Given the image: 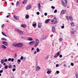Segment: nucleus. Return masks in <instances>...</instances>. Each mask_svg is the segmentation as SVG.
Masks as SVG:
<instances>
[{
  "label": "nucleus",
  "mask_w": 78,
  "mask_h": 78,
  "mask_svg": "<svg viewBox=\"0 0 78 78\" xmlns=\"http://www.w3.org/2000/svg\"><path fill=\"white\" fill-rule=\"evenodd\" d=\"M66 12V10H63L62 11H61L60 14L61 15H62V14H64Z\"/></svg>",
  "instance_id": "obj_6"
},
{
  "label": "nucleus",
  "mask_w": 78,
  "mask_h": 78,
  "mask_svg": "<svg viewBox=\"0 0 78 78\" xmlns=\"http://www.w3.org/2000/svg\"><path fill=\"white\" fill-rule=\"evenodd\" d=\"M41 69V67H40L38 66L37 67H36V71H38V70H39Z\"/></svg>",
  "instance_id": "obj_11"
},
{
  "label": "nucleus",
  "mask_w": 78,
  "mask_h": 78,
  "mask_svg": "<svg viewBox=\"0 0 78 78\" xmlns=\"http://www.w3.org/2000/svg\"><path fill=\"white\" fill-rule=\"evenodd\" d=\"M62 40H63V39H62V38H60L59 39V41L60 42H61V41H62Z\"/></svg>",
  "instance_id": "obj_33"
},
{
  "label": "nucleus",
  "mask_w": 78,
  "mask_h": 78,
  "mask_svg": "<svg viewBox=\"0 0 78 78\" xmlns=\"http://www.w3.org/2000/svg\"><path fill=\"white\" fill-rule=\"evenodd\" d=\"M27 0H25L24 1V2H23V4H25L27 3Z\"/></svg>",
  "instance_id": "obj_24"
},
{
  "label": "nucleus",
  "mask_w": 78,
  "mask_h": 78,
  "mask_svg": "<svg viewBox=\"0 0 78 78\" xmlns=\"http://www.w3.org/2000/svg\"><path fill=\"white\" fill-rule=\"evenodd\" d=\"M71 33L73 34H74V32L73 31H72L71 32Z\"/></svg>",
  "instance_id": "obj_56"
},
{
  "label": "nucleus",
  "mask_w": 78,
  "mask_h": 78,
  "mask_svg": "<svg viewBox=\"0 0 78 78\" xmlns=\"http://www.w3.org/2000/svg\"><path fill=\"white\" fill-rule=\"evenodd\" d=\"M52 31L53 33L55 32V27H52Z\"/></svg>",
  "instance_id": "obj_10"
},
{
  "label": "nucleus",
  "mask_w": 78,
  "mask_h": 78,
  "mask_svg": "<svg viewBox=\"0 0 78 78\" xmlns=\"http://www.w3.org/2000/svg\"><path fill=\"white\" fill-rule=\"evenodd\" d=\"M4 68L5 69H8V66H5Z\"/></svg>",
  "instance_id": "obj_39"
},
{
  "label": "nucleus",
  "mask_w": 78,
  "mask_h": 78,
  "mask_svg": "<svg viewBox=\"0 0 78 78\" xmlns=\"http://www.w3.org/2000/svg\"><path fill=\"white\" fill-rule=\"evenodd\" d=\"M54 13H56L57 12V10L55 9L54 11Z\"/></svg>",
  "instance_id": "obj_44"
},
{
  "label": "nucleus",
  "mask_w": 78,
  "mask_h": 78,
  "mask_svg": "<svg viewBox=\"0 0 78 78\" xmlns=\"http://www.w3.org/2000/svg\"><path fill=\"white\" fill-rule=\"evenodd\" d=\"M5 27V24H3L2 25V28H3V27Z\"/></svg>",
  "instance_id": "obj_41"
},
{
  "label": "nucleus",
  "mask_w": 78,
  "mask_h": 78,
  "mask_svg": "<svg viewBox=\"0 0 78 78\" xmlns=\"http://www.w3.org/2000/svg\"><path fill=\"white\" fill-rule=\"evenodd\" d=\"M12 70L13 72H14V71H16V69L15 68H13L12 69Z\"/></svg>",
  "instance_id": "obj_40"
},
{
  "label": "nucleus",
  "mask_w": 78,
  "mask_h": 78,
  "mask_svg": "<svg viewBox=\"0 0 78 78\" xmlns=\"http://www.w3.org/2000/svg\"><path fill=\"white\" fill-rule=\"evenodd\" d=\"M40 40L41 41H42L43 40H44V39L43 38V37H41L40 38Z\"/></svg>",
  "instance_id": "obj_45"
},
{
  "label": "nucleus",
  "mask_w": 78,
  "mask_h": 78,
  "mask_svg": "<svg viewBox=\"0 0 78 78\" xmlns=\"http://www.w3.org/2000/svg\"><path fill=\"white\" fill-rule=\"evenodd\" d=\"M14 58H12V59H11V61L12 62H14Z\"/></svg>",
  "instance_id": "obj_43"
},
{
  "label": "nucleus",
  "mask_w": 78,
  "mask_h": 78,
  "mask_svg": "<svg viewBox=\"0 0 78 78\" xmlns=\"http://www.w3.org/2000/svg\"><path fill=\"white\" fill-rule=\"evenodd\" d=\"M35 44H34V46L35 47H37V45H38V44H39V40L38 39H36L35 40Z\"/></svg>",
  "instance_id": "obj_3"
},
{
  "label": "nucleus",
  "mask_w": 78,
  "mask_h": 78,
  "mask_svg": "<svg viewBox=\"0 0 78 78\" xmlns=\"http://www.w3.org/2000/svg\"><path fill=\"white\" fill-rule=\"evenodd\" d=\"M38 28H41V24H38Z\"/></svg>",
  "instance_id": "obj_31"
},
{
  "label": "nucleus",
  "mask_w": 78,
  "mask_h": 78,
  "mask_svg": "<svg viewBox=\"0 0 78 78\" xmlns=\"http://www.w3.org/2000/svg\"><path fill=\"white\" fill-rule=\"evenodd\" d=\"M57 56H59V52H58L57 53Z\"/></svg>",
  "instance_id": "obj_42"
},
{
  "label": "nucleus",
  "mask_w": 78,
  "mask_h": 78,
  "mask_svg": "<svg viewBox=\"0 0 78 78\" xmlns=\"http://www.w3.org/2000/svg\"><path fill=\"white\" fill-rule=\"evenodd\" d=\"M3 70H1L0 71V73H2V72H3Z\"/></svg>",
  "instance_id": "obj_57"
},
{
  "label": "nucleus",
  "mask_w": 78,
  "mask_h": 78,
  "mask_svg": "<svg viewBox=\"0 0 78 78\" xmlns=\"http://www.w3.org/2000/svg\"><path fill=\"white\" fill-rule=\"evenodd\" d=\"M44 16H47V13H45L44 14Z\"/></svg>",
  "instance_id": "obj_53"
},
{
  "label": "nucleus",
  "mask_w": 78,
  "mask_h": 78,
  "mask_svg": "<svg viewBox=\"0 0 78 78\" xmlns=\"http://www.w3.org/2000/svg\"><path fill=\"white\" fill-rule=\"evenodd\" d=\"M20 59L21 60H23V56H21Z\"/></svg>",
  "instance_id": "obj_35"
},
{
  "label": "nucleus",
  "mask_w": 78,
  "mask_h": 78,
  "mask_svg": "<svg viewBox=\"0 0 78 78\" xmlns=\"http://www.w3.org/2000/svg\"><path fill=\"white\" fill-rule=\"evenodd\" d=\"M75 75L76 78H78V72H76L75 73Z\"/></svg>",
  "instance_id": "obj_16"
},
{
  "label": "nucleus",
  "mask_w": 78,
  "mask_h": 78,
  "mask_svg": "<svg viewBox=\"0 0 78 78\" xmlns=\"http://www.w3.org/2000/svg\"><path fill=\"white\" fill-rule=\"evenodd\" d=\"M56 67H58L59 66V65L58 64H56Z\"/></svg>",
  "instance_id": "obj_58"
},
{
  "label": "nucleus",
  "mask_w": 78,
  "mask_h": 78,
  "mask_svg": "<svg viewBox=\"0 0 78 78\" xmlns=\"http://www.w3.org/2000/svg\"><path fill=\"white\" fill-rule=\"evenodd\" d=\"M23 61H25V60H26V58L25 57H24V58H23Z\"/></svg>",
  "instance_id": "obj_55"
},
{
  "label": "nucleus",
  "mask_w": 78,
  "mask_h": 78,
  "mask_svg": "<svg viewBox=\"0 0 78 78\" xmlns=\"http://www.w3.org/2000/svg\"><path fill=\"white\" fill-rule=\"evenodd\" d=\"M1 47L2 48H4V49H6V47L4 45H2L1 46Z\"/></svg>",
  "instance_id": "obj_20"
},
{
  "label": "nucleus",
  "mask_w": 78,
  "mask_h": 78,
  "mask_svg": "<svg viewBox=\"0 0 78 78\" xmlns=\"http://www.w3.org/2000/svg\"><path fill=\"white\" fill-rule=\"evenodd\" d=\"M70 24L72 27H74L75 26V24H74V23L73 22H71Z\"/></svg>",
  "instance_id": "obj_21"
},
{
  "label": "nucleus",
  "mask_w": 78,
  "mask_h": 78,
  "mask_svg": "<svg viewBox=\"0 0 78 78\" xmlns=\"http://www.w3.org/2000/svg\"><path fill=\"white\" fill-rule=\"evenodd\" d=\"M2 67V65L1 64H0V68H1Z\"/></svg>",
  "instance_id": "obj_63"
},
{
  "label": "nucleus",
  "mask_w": 78,
  "mask_h": 78,
  "mask_svg": "<svg viewBox=\"0 0 78 78\" xmlns=\"http://www.w3.org/2000/svg\"><path fill=\"white\" fill-rule=\"evenodd\" d=\"M4 66H6V63H5L3 64Z\"/></svg>",
  "instance_id": "obj_64"
},
{
  "label": "nucleus",
  "mask_w": 78,
  "mask_h": 78,
  "mask_svg": "<svg viewBox=\"0 0 78 78\" xmlns=\"http://www.w3.org/2000/svg\"><path fill=\"white\" fill-rule=\"evenodd\" d=\"M53 24H56V23H57L58 22V20H55L54 21H53Z\"/></svg>",
  "instance_id": "obj_14"
},
{
  "label": "nucleus",
  "mask_w": 78,
  "mask_h": 78,
  "mask_svg": "<svg viewBox=\"0 0 78 78\" xmlns=\"http://www.w3.org/2000/svg\"><path fill=\"white\" fill-rule=\"evenodd\" d=\"M40 51V50H39V49L38 48H37V52H38L39 51Z\"/></svg>",
  "instance_id": "obj_32"
},
{
  "label": "nucleus",
  "mask_w": 78,
  "mask_h": 78,
  "mask_svg": "<svg viewBox=\"0 0 78 78\" xmlns=\"http://www.w3.org/2000/svg\"><path fill=\"white\" fill-rule=\"evenodd\" d=\"M1 62L2 64H3L5 62H4V60L3 59H2L1 61Z\"/></svg>",
  "instance_id": "obj_25"
},
{
  "label": "nucleus",
  "mask_w": 78,
  "mask_h": 78,
  "mask_svg": "<svg viewBox=\"0 0 78 78\" xmlns=\"http://www.w3.org/2000/svg\"><path fill=\"white\" fill-rule=\"evenodd\" d=\"M14 57L15 58H16L17 57V54H15V55H14Z\"/></svg>",
  "instance_id": "obj_51"
},
{
  "label": "nucleus",
  "mask_w": 78,
  "mask_h": 78,
  "mask_svg": "<svg viewBox=\"0 0 78 78\" xmlns=\"http://www.w3.org/2000/svg\"><path fill=\"white\" fill-rule=\"evenodd\" d=\"M13 17H14V18H15V19H17V20H19V17L18 16H13Z\"/></svg>",
  "instance_id": "obj_15"
},
{
  "label": "nucleus",
  "mask_w": 78,
  "mask_h": 78,
  "mask_svg": "<svg viewBox=\"0 0 78 78\" xmlns=\"http://www.w3.org/2000/svg\"><path fill=\"white\" fill-rule=\"evenodd\" d=\"M13 67L14 68H16V65H13Z\"/></svg>",
  "instance_id": "obj_59"
},
{
  "label": "nucleus",
  "mask_w": 78,
  "mask_h": 78,
  "mask_svg": "<svg viewBox=\"0 0 78 78\" xmlns=\"http://www.w3.org/2000/svg\"><path fill=\"white\" fill-rule=\"evenodd\" d=\"M2 33L3 36H6V37H7V36H6V34L5 33H4L3 32H2Z\"/></svg>",
  "instance_id": "obj_22"
},
{
  "label": "nucleus",
  "mask_w": 78,
  "mask_h": 78,
  "mask_svg": "<svg viewBox=\"0 0 78 78\" xmlns=\"http://www.w3.org/2000/svg\"><path fill=\"white\" fill-rule=\"evenodd\" d=\"M11 60V58H9L8 59V61H10Z\"/></svg>",
  "instance_id": "obj_48"
},
{
  "label": "nucleus",
  "mask_w": 78,
  "mask_h": 78,
  "mask_svg": "<svg viewBox=\"0 0 78 78\" xmlns=\"http://www.w3.org/2000/svg\"><path fill=\"white\" fill-rule=\"evenodd\" d=\"M64 28V26H62V28L63 29Z\"/></svg>",
  "instance_id": "obj_60"
},
{
  "label": "nucleus",
  "mask_w": 78,
  "mask_h": 78,
  "mask_svg": "<svg viewBox=\"0 0 78 78\" xmlns=\"http://www.w3.org/2000/svg\"><path fill=\"white\" fill-rule=\"evenodd\" d=\"M41 4L40 3H39L38 4V10L40 11H41Z\"/></svg>",
  "instance_id": "obj_9"
},
{
  "label": "nucleus",
  "mask_w": 78,
  "mask_h": 78,
  "mask_svg": "<svg viewBox=\"0 0 78 78\" xmlns=\"http://www.w3.org/2000/svg\"><path fill=\"white\" fill-rule=\"evenodd\" d=\"M50 73H51V71H50L49 70H48L47 72V73H48V74H50Z\"/></svg>",
  "instance_id": "obj_28"
},
{
  "label": "nucleus",
  "mask_w": 78,
  "mask_h": 78,
  "mask_svg": "<svg viewBox=\"0 0 78 78\" xmlns=\"http://www.w3.org/2000/svg\"><path fill=\"white\" fill-rule=\"evenodd\" d=\"M55 20H57V18H56V17H55L53 19V20L51 21V22H54V21H55Z\"/></svg>",
  "instance_id": "obj_18"
},
{
  "label": "nucleus",
  "mask_w": 78,
  "mask_h": 78,
  "mask_svg": "<svg viewBox=\"0 0 78 78\" xmlns=\"http://www.w3.org/2000/svg\"><path fill=\"white\" fill-rule=\"evenodd\" d=\"M54 58H57V56H56V55H54Z\"/></svg>",
  "instance_id": "obj_61"
},
{
  "label": "nucleus",
  "mask_w": 78,
  "mask_h": 78,
  "mask_svg": "<svg viewBox=\"0 0 78 78\" xmlns=\"http://www.w3.org/2000/svg\"><path fill=\"white\" fill-rule=\"evenodd\" d=\"M17 47L20 48L23 47V43H19L17 44Z\"/></svg>",
  "instance_id": "obj_4"
},
{
  "label": "nucleus",
  "mask_w": 78,
  "mask_h": 78,
  "mask_svg": "<svg viewBox=\"0 0 78 78\" xmlns=\"http://www.w3.org/2000/svg\"><path fill=\"white\" fill-rule=\"evenodd\" d=\"M26 19H28V18H29V16H28V15H27L26 16Z\"/></svg>",
  "instance_id": "obj_29"
},
{
  "label": "nucleus",
  "mask_w": 78,
  "mask_h": 78,
  "mask_svg": "<svg viewBox=\"0 0 78 78\" xmlns=\"http://www.w3.org/2000/svg\"><path fill=\"white\" fill-rule=\"evenodd\" d=\"M2 43L3 45H5V46H8V43H7V42L6 41H2Z\"/></svg>",
  "instance_id": "obj_7"
},
{
  "label": "nucleus",
  "mask_w": 78,
  "mask_h": 78,
  "mask_svg": "<svg viewBox=\"0 0 78 78\" xmlns=\"http://www.w3.org/2000/svg\"><path fill=\"white\" fill-rule=\"evenodd\" d=\"M1 40H2V41H6V39H5V38H2L1 39Z\"/></svg>",
  "instance_id": "obj_27"
},
{
  "label": "nucleus",
  "mask_w": 78,
  "mask_h": 78,
  "mask_svg": "<svg viewBox=\"0 0 78 78\" xmlns=\"http://www.w3.org/2000/svg\"><path fill=\"white\" fill-rule=\"evenodd\" d=\"M40 14V13H39V12H37V15H39Z\"/></svg>",
  "instance_id": "obj_50"
},
{
  "label": "nucleus",
  "mask_w": 78,
  "mask_h": 78,
  "mask_svg": "<svg viewBox=\"0 0 78 78\" xmlns=\"http://www.w3.org/2000/svg\"><path fill=\"white\" fill-rule=\"evenodd\" d=\"M59 57V58H62V55H60Z\"/></svg>",
  "instance_id": "obj_49"
},
{
  "label": "nucleus",
  "mask_w": 78,
  "mask_h": 78,
  "mask_svg": "<svg viewBox=\"0 0 78 78\" xmlns=\"http://www.w3.org/2000/svg\"><path fill=\"white\" fill-rule=\"evenodd\" d=\"M11 67H12V66H11V65L9 64V69L10 68H11Z\"/></svg>",
  "instance_id": "obj_36"
},
{
  "label": "nucleus",
  "mask_w": 78,
  "mask_h": 78,
  "mask_svg": "<svg viewBox=\"0 0 78 78\" xmlns=\"http://www.w3.org/2000/svg\"><path fill=\"white\" fill-rule=\"evenodd\" d=\"M32 25L34 27H36V23L33 24Z\"/></svg>",
  "instance_id": "obj_30"
},
{
  "label": "nucleus",
  "mask_w": 78,
  "mask_h": 78,
  "mask_svg": "<svg viewBox=\"0 0 78 78\" xmlns=\"http://www.w3.org/2000/svg\"><path fill=\"white\" fill-rule=\"evenodd\" d=\"M64 1L65 2H64ZM64 1L63 0H62L61 2L62 3V5L64 6H66L67 4V0H64Z\"/></svg>",
  "instance_id": "obj_1"
},
{
  "label": "nucleus",
  "mask_w": 78,
  "mask_h": 78,
  "mask_svg": "<svg viewBox=\"0 0 78 78\" xmlns=\"http://www.w3.org/2000/svg\"><path fill=\"white\" fill-rule=\"evenodd\" d=\"M43 40H44V39H46V36H44L43 37Z\"/></svg>",
  "instance_id": "obj_38"
},
{
  "label": "nucleus",
  "mask_w": 78,
  "mask_h": 78,
  "mask_svg": "<svg viewBox=\"0 0 78 78\" xmlns=\"http://www.w3.org/2000/svg\"><path fill=\"white\" fill-rule=\"evenodd\" d=\"M71 66H74V63H71Z\"/></svg>",
  "instance_id": "obj_37"
},
{
  "label": "nucleus",
  "mask_w": 78,
  "mask_h": 78,
  "mask_svg": "<svg viewBox=\"0 0 78 78\" xmlns=\"http://www.w3.org/2000/svg\"><path fill=\"white\" fill-rule=\"evenodd\" d=\"M12 45L13 46H14V47H17V44H16V43H14L12 44Z\"/></svg>",
  "instance_id": "obj_23"
},
{
  "label": "nucleus",
  "mask_w": 78,
  "mask_h": 78,
  "mask_svg": "<svg viewBox=\"0 0 78 78\" xmlns=\"http://www.w3.org/2000/svg\"><path fill=\"white\" fill-rule=\"evenodd\" d=\"M56 72L57 74H58L59 73V71H56Z\"/></svg>",
  "instance_id": "obj_46"
},
{
  "label": "nucleus",
  "mask_w": 78,
  "mask_h": 78,
  "mask_svg": "<svg viewBox=\"0 0 78 78\" xmlns=\"http://www.w3.org/2000/svg\"><path fill=\"white\" fill-rule=\"evenodd\" d=\"M51 8L52 9H55V7L53 6H51Z\"/></svg>",
  "instance_id": "obj_52"
},
{
  "label": "nucleus",
  "mask_w": 78,
  "mask_h": 78,
  "mask_svg": "<svg viewBox=\"0 0 78 78\" xmlns=\"http://www.w3.org/2000/svg\"><path fill=\"white\" fill-rule=\"evenodd\" d=\"M48 57H49V55H47L45 58V59H47L48 58Z\"/></svg>",
  "instance_id": "obj_26"
},
{
  "label": "nucleus",
  "mask_w": 78,
  "mask_h": 78,
  "mask_svg": "<svg viewBox=\"0 0 78 78\" xmlns=\"http://www.w3.org/2000/svg\"><path fill=\"white\" fill-rule=\"evenodd\" d=\"M31 6H32L31 5H28L26 7V10H29V9H30L31 8Z\"/></svg>",
  "instance_id": "obj_5"
},
{
  "label": "nucleus",
  "mask_w": 78,
  "mask_h": 78,
  "mask_svg": "<svg viewBox=\"0 0 78 78\" xmlns=\"http://www.w3.org/2000/svg\"><path fill=\"white\" fill-rule=\"evenodd\" d=\"M17 62H21V61L20 59H18L17 60Z\"/></svg>",
  "instance_id": "obj_47"
},
{
  "label": "nucleus",
  "mask_w": 78,
  "mask_h": 78,
  "mask_svg": "<svg viewBox=\"0 0 78 78\" xmlns=\"http://www.w3.org/2000/svg\"><path fill=\"white\" fill-rule=\"evenodd\" d=\"M15 31H17L20 35H22L23 34V32H22V31L20 30H19V29H16L15 30Z\"/></svg>",
  "instance_id": "obj_2"
},
{
  "label": "nucleus",
  "mask_w": 78,
  "mask_h": 78,
  "mask_svg": "<svg viewBox=\"0 0 78 78\" xmlns=\"http://www.w3.org/2000/svg\"><path fill=\"white\" fill-rule=\"evenodd\" d=\"M7 61L8 60H7V59H5V60H4L5 62H7Z\"/></svg>",
  "instance_id": "obj_54"
},
{
  "label": "nucleus",
  "mask_w": 78,
  "mask_h": 78,
  "mask_svg": "<svg viewBox=\"0 0 78 78\" xmlns=\"http://www.w3.org/2000/svg\"><path fill=\"white\" fill-rule=\"evenodd\" d=\"M69 19L70 21H72V20H73V18L71 16H69Z\"/></svg>",
  "instance_id": "obj_19"
},
{
  "label": "nucleus",
  "mask_w": 78,
  "mask_h": 78,
  "mask_svg": "<svg viewBox=\"0 0 78 78\" xmlns=\"http://www.w3.org/2000/svg\"><path fill=\"white\" fill-rule=\"evenodd\" d=\"M34 53L35 55H36V53H37L36 51H35L34 52Z\"/></svg>",
  "instance_id": "obj_62"
},
{
  "label": "nucleus",
  "mask_w": 78,
  "mask_h": 78,
  "mask_svg": "<svg viewBox=\"0 0 78 78\" xmlns=\"http://www.w3.org/2000/svg\"><path fill=\"white\" fill-rule=\"evenodd\" d=\"M19 2L18 1H17L16 3V5L17 6V5H19Z\"/></svg>",
  "instance_id": "obj_34"
},
{
  "label": "nucleus",
  "mask_w": 78,
  "mask_h": 78,
  "mask_svg": "<svg viewBox=\"0 0 78 78\" xmlns=\"http://www.w3.org/2000/svg\"><path fill=\"white\" fill-rule=\"evenodd\" d=\"M50 20V19H47L45 22V23H48L49 22Z\"/></svg>",
  "instance_id": "obj_13"
},
{
  "label": "nucleus",
  "mask_w": 78,
  "mask_h": 78,
  "mask_svg": "<svg viewBox=\"0 0 78 78\" xmlns=\"http://www.w3.org/2000/svg\"><path fill=\"white\" fill-rule=\"evenodd\" d=\"M27 39L28 41H33V39L32 38L30 37H28L27 38Z\"/></svg>",
  "instance_id": "obj_12"
},
{
  "label": "nucleus",
  "mask_w": 78,
  "mask_h": 78,
  "mask_svg": "<svg viewBox=\"0 0 78 78\" xmlns=\"http://www.w3.org/2000/svg\"><path fill=\"white\" fill-rule=\"evenodd\" d=\"M35 44V41H30L29 42V44L30 45H34Z\"/></svg>",
  "instance_id": "obj_8"
},
{
  "label": "nucleus",
  "mask_w": 78,
  "mask_h": 78,
  "mask_svg": "<svg viewBox=\"0 0 78 78\" xmlns=\"http://www.w3.org/2000/svg\"><path fill=\"white\" fill-rule=\"evenodd\" d=\"M21 27H23V28H26V27H27V25L25 24H22L21 25Z\"/></svg>",
  "instance_id": "obj_17"
}]
</instances>
